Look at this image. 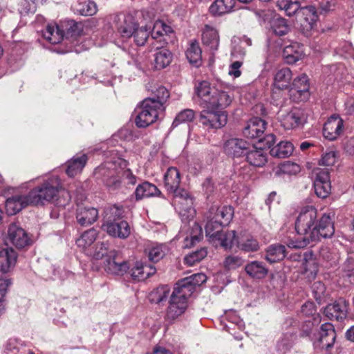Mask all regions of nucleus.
<instances>
[{"mask_svg": "<svg viewBox=\"0 0 354 354\" xmlns=\"http://www.w3.org/2000/svg\"><path fill=\"white\" fill-rule=\"evenodd\" d=\"M334 216L333 211L326 212L318 221L317 209L312 205L304 207L295 221L296 236H287L282 241L290 248L300 249L321 238H330L335 232Z\"/></svg>", "mask_w": 354, "mask_h": 354, "instance_id": "nucleus-1", "label": "nucleus"}, {"mask_svg": "<svg viewBox=\"0 0 354 354\" xmlns=\"http://www.w3.org/2000/svg\"><path fill=\"white\" fill-rule=\"evenodd\" d=\"M196 93L199 105L203 109L200 113L199 122L211 129H220L227 122V114L220 111L230 105L233 97L228 92L212 87L207 81H202L196 86Z\"/></svg>", "mask_w": 354, "mask_h": 354, "instance_id": "nucleus-2", "label": "nucleus"}, {"mask_svg": "<svg viewBox=\"0 0 354 354\" xmlns=\"http://www.w3.org/2000/svg\"><path fill=\"white\" fill-rule=\"evenodd\" d=\"M106 158V161L95 169L94 174L109 190L119 189L122 182L127 185L136 184V176L127 168V161L116 150L107 151Z\"/></svg>", "mask_w": 354, "mask_h": 354, "instance_id": "nucleus-3", "label": "nucleus"}, {"mask_svg": "<svg viewBox=\"0 0 354 354\" xmlns=\"http://www.w3.org/2000/svg\"><path fill=\"white\" fill-rule=\"evenodd\" d=\"M180 175L176 167H169L164 176V185L167 191L174 194L175 197V205L181 216L188 218L193 216V198L189 193L180 188Z\"/></svg>", "mask_w": 354, "mask_h": 354, "instance_id": "nucleus-4", "label": "nucleus"}, {"mask_svg": "<svg viewBox=\"0 0 354 354\" xmlns=\"http://www.w3.org/2000/svg\"><path fill=\"white\" fill-rule=\"evenodd\" d=\"M73 191L70 188L68 191L60 189V183L58 178L52 177L44 181L28 193L30 203L32 205H42L46 202H51L57 195L64 198V202L60 205H66L72 198Z\"/></svg>", "mask_w": 354, "mask_h": 354, "instance_id": "nucleus-5", "label": "nucleus"}, {"mask_svg": "<svg viewBox=\"0 0 354 354\" xmlns=\"http://www.w3.org/2000/svg\"><path fill=\"white\" fill-rule=\"evenodd\" d=\"M160 105H156L150 99H145L140 107L137 108V116L135 119L138 127L145 128L156 121L160 113L163 112L159 107Z\"/></svg>", "mask_w": 354, "mask_h": 354, "instance_id": "nucleus-6", "label": "nucleus"}, {"mask_svg": "<svg viewBox=\"0 0 354 354\" xmlns=\"http://www.w3.org/2000/svg\"><path fill=\"white\" fill-rule=\"evenodd\" d=\"M189 297L178 288H174L166 313L165 319L168 322L173 323L185 312Z\"/></svg>", "mask_w": 354, "mask_h": 354, "instance_id": "nucleus-7", "label": "nucleus"}, {"mask_svg": "<svg viewBox=\"0 0 354 354\" xmlns=\"http://www.w3.org/2000/svg\"><path fill=\"white\" fill-rule=\"evenodd\" d=\"M113 23L117 26L118 31L122 37L129 38L132 37L134 31L138 26L134 17L131 15L122 13L114 15Z\"/></svg>", "mask_w": 354, "mask_h": 354, "instance_id": "nucleus-8", "label": "nucleus"}, {"mask_svg": "<svg viewBox=\"0 0 354 354\" xmlns=\"http://www.w3.org/2000/svg\"><path fill=\"white\" fill-rule=\"evenodd\" d=\"M308 76L302 74L295 78L290 88V95L296 102L306 101L310 96Z\"/></svg>", "mask_w": 354, "mask_h": 354, "instance_id": "nucleus-9", "label": "nucleus"}, {"mask_svg": "<svg viewBox=\"0 0 354 354\" xmlns=\"http://www.w3.org/2000/svg\"><path fill=\"white\" fill-rule=\"evenodd\" d=\"M348 307V301L340 297L333 304H328L324 313L330 320L342 321L346 318Z\"/></svg>", "mask_w": 354, "mask_h": 354, "instance_id": "nucleus-10", "label": "nucleus"}, {"mask_svg": "<svg viewBox=\"0 0 354 354\" xmlns=\"http://www.w3.org/2000/svg\"><path fill=\"white\" fill-rule=\"evenodd\" d=\"M104 268L108 273L122 275L129 268L127 261L120 259L119 253L112 250L109 253V258L104 262Z\"/></svg>", "mask_w": 354, "mask_h": 354, "instance_id": "nucleus-11", "label": "nucleus"}, {"mask_svg": "<svg viewBox=\"0 0 354 354\" xmlns=\"http://www.w3.org/2000/svg\"><path fill=\"white\" fill-rule=\"evenodd\" d=\"M314 189L316 195L326 198L331 191L330 179L328 169H318L314 180Z\"/></svg>", "mask_w": 354, "mask_h": 354, "instance_id": "nucleus-12", "label": "nucleus"}, {"mask_svg": "<svg viewBox=\"0 0 354 354\" xmlns=\"http://www.w3.org/2000/svg\"><path fill=\"white\" fill-rule=\"evenodd\" d=\"M102 229L115 238L127 239L131 234L129 224L126 221L108 220L102 225Z\"/></svg>", "mask_w": 354, "mask_h": 354, "instance_id": "nucleus-13", "label": "nucleus"}, {"mask_svg": "<svg viewBox=\"0 0 354 354\" xmlns=\"http://www.w3.org/2000/svg\"><path fill=\"white\" fill-rule=\"evenodd\" d=\"M335 339L336 333L333 325L325 323L321 326L319 339L314 342V346L315 348L328 350L333 347Z\"/></svg>", "mask_w": 354, "mask_h": 354, "instance_id": "nucleus-14", "label": "nucleus"}, {"mask_svg": "<svg viewBox=\"0 0 354 354\" xmlns=\"http://www.w3.org/2000/svg\"><path fill=\"white\" fill-rule=\"evenodd\" d=\"M76 220L81 226H88L95 223L98 218V210L90 205L77 203Z\"/></svg>", "mask_w": 354, "mask_h": 354, "instance_id": "nucleus-15", "label": "nucleus"}, {"mask_svg": "<svg viewBox=\"0 0 354 354\" xmlns=\"http://www.w3.org/2000/svg\"><path fill=\"white\" fill-rule=\"evenodd\" d=\"M344 120L339 115H332L325 122L323 135L329 140H336L343 132Z\"/></svg>", "mask_w": 354, "mask_h": 354, "instance_id": "nucleus-16", "label": "nucleus"}, {"mask_svg": "<svg viewBox=\"0 0 354 354\" xmlns=\"http://www.w3.org/2000/svg\"><path fill=\"white\" fill-rule=\"evenodd\" d=\"M8 241L17 248H23L30 243L26 231L16 223L10 225L8 230Z\"/></svg>", "mask_w": 354, "mask_h": 354, "instance_id": "nucleus-17", "label": "nucleus"}, {"mask_svg": "<svg viewBox=\"0 0 354 354\" xmlns=\"http://www.w3.org/2000/svg\"><path fill=\"white\" fill-rule=\"evenodd\" d=\"M267 122L259 117H254L245 123L242 132L243 135L249 139L260 138L265 132Z\"/></svg>", "mask_w": 354, "mask_h": 354, "instance_id": "nucleus-18", "label": "nucleus"}, {"mask_svg": "<svg viewBox=\"0 0 354 354\" xmlns=\"http://www.w3.org/2000/svg\"><path fill=\"white\" fill-rule=\"evenodd\" d=\"M207 281V277L203 273H197L182 279L177 283L176 288L183 291V293L191 296L196 290V287L201 286Z\"/></svg>", "mask_w": 354, "mask_h": 354, "instance_id": "nucleus-19", "label": "nucleus"}, {"mask_svg": "<svg viewBox=\"0 0 354 354\" xmlns=\"http://www.w3.org/2000/svg\"><path fill=\"white\" fill-rule=\"evenodd\" d=\"M305 122L304 113L301 110L294 108L281 115V123L285 129H296Z\"/></svg>", "mask_w": 354, "mask_h": 354, "instance_id": "nucleus-20", "label": "nucleus"}, {"mask_svg": "<svg viewBox=\"0 0 354 354\" xmlns=\"http://www.w3.org/2000/svg\"><path fill=\"white\" fill-rule=\"evenodd\" d=\"M250 145L243 139L231 138L225 142L224 150L227 155L238 158L245 156Z\"/></svg>", "mask_w": 354, "mask_h": 354, "instance_id": "nucleus-21", "label": "nucleus"}, {"mask_svg": "<svg viewBox=\"0 0 354 354\" xmlns=\"http://www.w3.org/2000/svg\"><path fill=\"white\" fill-rule=\"evenodd\" d=\"M239 238L235 230L222 231L217 236L212 239V245L216 248L221 247L225 250H231L234 245H237Z\"/></svg>", "mask_w": 354, "mask_h": 354, "instance_id": "nucleus-22", "label": "nucleus"}, {"mask_svg": "<svg viewBox=\"0 0 354 354\" xmlns=\"http://www.w3.org/2000/svg\"><path fill=\"white\" fill-rule=\"evenodd\" d=\"M28 205H32L30 202L28 194H17L8 198L6 201V210L8 214L15 215Z\"/></svg>", "mask_w": 354, "mask_h": 354, "instance_id": "nucleus-23", "label": "nucleus"}, {"mask_svg": "<svg viewBox=\"0 0 354 354\" xmlns=\"http://www.w3.org/2000/svg\"><path fill=\"white\" fill-rule=\"evenodd\" d=\"M172 32L171 27L160 20L156 21L152 30H151V37L154 40L153 43L157 45H161V47H164L167 44V39L165 36Z\"/></svg>", "mask_w": 354, "mask_h": 354, "instance_id": "nucleus-24", "label": "nucleus"}, {"mask_svg": "<svg viewBox=\"0 0 354 354\" xmlns=\"http://www.w3.org/2000/svg\"><path fill=\"white\" fill-rule=\"evenodd\" d=\"M245 156L247 162L254 167H261L268 161L266 152L261 147L254 145H250Z\"/></svg>", "mask_w": 354, "mask_h": 354, "instance_id": "nucleus-25", "label": "nucleus"}, {"mask_svg": "<svg viewBox=\"0 0 354 354\" xmlns=\"http://www.w3.org/2000/svg\"><path fill=\"white\" fill-rule=\"evenodd\" d=\"M17 253L11 248H6L0 251V271L6 273L15 266Z\"/></svg>", "mask_w": 354, "mask_h": 354, "instance_id": "nucleus-26", "label": "nucleus"}, {"mask_svg": "<svg viewBox=\"0 0 354 354\" xmlns=\"http://www.w3.org/2000/svg\"><path fill=\"white\" fill-rule=\"evenodd\" d=\"M156 272V269L154 266L137 261L131 270V276L133 279L140 281L153 275Z\"/></svg>", "mask_w": 354, "mask_h": 354, "instance_id": "nucleus-27", "label": "nucleus"}, {"mask_svg": "<svg viewBox=\"0 0 354 354\" xmlns=\"http://www.w3.org/2000/svg\"><path fill=\"white\" fill-rule=\"evenodd\" d=\"M152 46L156 49L158 50L155 54L154 66L156 69L160 70L169 66L172 60L171 53L161 45H157L152 43Z\"/></svg>", "mask_w": 354, "mask_h": 354, "instance_id": "nucleus-28", "label": "nucleus"}, {"mask_svg": "<svg viewBox=\"0 0 354 354\" xmlns=\"http://www.w3.org/2000/svg\"><path fill=\"white\" fill-rule=\"evenodd\" d=\"M245 271L251 278L261 279L267 276L268 268L261 261H252L245 265Z\"/></svg>", "mask_w": 354, "mask_h": 354, "instance_id": "nucleus-29", "label": "nucleus"}, {"mask_svg": "<svg viewBox=\"0 0 354 354\" xmlns=\"http://www.w3.org/2000/svg\"><path fill=\"white\" fill-rule=\"evenodd\" d=\"M202 40L203 44L209 47L210 50H216L219 46V36L217 30L209 25H205L202 35Z\"/></svg>", "mask_w": 354, "mask_h": 354, "instance_id": "nucleus-30", "label": "nucleus"}, {"mask_svg": "<svg viewBox=\"0 0 354 354\" xmlns=\"http://www.w3.org/2000/svg\"><path fill=\"white\" fill-rule=\"evenodd\" d=\"M209 214L212 215L216 221H218L224 226L227 225L232 219L234 209L230 206H223L216 208L211 207Z\"/></svg>", "mask_w": 354, "mask_h": 354, "instance_id": "nucleus-31", "label": "nucleus"}, {"mask_svg": "<svg viewBox=\"0 0 354 354\" xmlns=\"http://www.w3.org/2000/svg\"><path fill=\"white\" fill-rule=\"evenodd\" d=\"M149 260L157 263L162 259L169 252V248L165 243H153L146 250Z\"/></svg>", "mask_w": 354, "mask_h": 354, "instance_id": "nucleus-32", "label": "nucleus"}, {"mask_svg": "<svg viewBox=\"0 0 354 354\" xmlns=\"http://www.w3.org/2000/svg\"><path fill=\"white\" fill-rule=\"evenodd\" d=\"M160 194L161 192L155 185L147 181L138 185L135 191L136 200H141L143 198L151 196H158Z\"/></svg>", "mask_w": 354, "mask_h": 354, "instance_id": "nucleus-33", "label": "nucleus"}, {"mask_svg": "<svg viewBox=\"0 0 354 354\" xmlns=\"http://www.w3.org/2000/svg\"><path fill=\"white\" fill-rule=\"evenodd\" d=\"M75 13L83 16L94 15L97 11L96 3L91 0H83L77 1L73 6Z\"/></svg>", "mask_w": 354, "mask_h": 354, "instance_id": "nucleus-34", "label": "nucleus"}, {"mask_svg": "<svg viewBox=\"0 0 354 354\" xmlns=\"http://www.w3.org/2000/svg\"><path fill=\"white\" fill-rule=\"evenodd\" d=\"M236 0H215L209 7V12L213 15H222L232 11Z\"/></svg>", "mask_w": 354, "mask_h": 354, "instance_id": "nucleus-35", "label": "nucleus"}, {"mask_svg": "<svg viewBox=\"0 0 354 354\" xmlns=\"http://www.w3.org/2000/svg\"><path fill=\"white\" fill-rule=\"evenodd\" d=\"M286 255V248L281 244H273L266 250V259L270 263L283 260Z\"/></svg>", "mask_w": 354, "mask_h": 354, "instance_id": "nucleus-36", "label": "nucleus"}, {"mask_svg": "<svg viewBox=\"0 0 354 354\" xmlns=\"http://www.w3.org/2000/svg\"><path fill=\"white\" fill-rule=\"evenodd\" d=\"M87 162V156L82 154L81 156L73 157L68 161L66 172L70 177H73L80 173Z\"/></svg>", "mask_w": 354, "mask_h": 354, "instance_id": "nucleus-37", "label": "nucleus"}, {"mask_svg": "<svg viewBox=\"0 0 354 354\" xmlns=\"http://www.w3.org/2000/svg\"><path fill=\"white\" fill-rule=\"evenodd\" d=\"M294 151L293 145L288 141H281L270 149L272 156L278 158H286L292 155Z\"/></svg>", "mask_w": 354, "mask_h": 354, "instance_id": "nucleus-38", "label": "nucleus"}, {"mask_svg": "<svg viewBox=\"0 0 354 354\" xmlns=\"http://www.w3.org/2000/svg\"><path fill=\"white\" fill-rule=\"evenodd\" d=\"M42 34L44 39L53 44L60 43L64 38L63 31L55 24H48Z\"/></svg>", "mask_w": 354, "mask_h": 354, "instance_id": "nucleus-39", "label": "nucleus"}, {"mask_svg": "<svg viewBox=\"0 0 354 354\" xmlns=\"http://www.w3.org/2000/svg\"><path fill=\"white\" fill-rule=\"evenodd\" d=\"M292 72L288 68H283L279 70L274 76V86L283 90L289 88L292 80Z\"/></svg>", "mask_w": 354, "mask_h": 354, "instance_id": "nucleus-40", "label": "nucleus"}, {"mask_svg": "<svg viewBox=\"0 0 354 354\" xmlns=\"http://www.w3.org/2000/svg\"><path fill=\"white\" fill-rule=\"evenodd\" d=\"M223 226L218 221H216L212 215L209 214L205 229L206 236L208 238L210 243H212V239L217 236L223 231Z\"/></svg>", "mask_w": 354, "mask_h": 354, "instance_id": "nucleus-41", "label": "nucleus"}, {"mask_svg": "<svg viewBox=\"0 0 354 354\" xmlns=\"http://www.w3.org/2000/svg\"><path fill=\"white\" fill-rule=\"evenodd\" d=\"M283 56L288 64H292L302 58L303 53L299 45L297 44H295L293 45L287 46L284 48Z\"/></svg>", "mask_w": 354, "mask_h": 354, "instance_id": "nucleus-42", "label": "nucleus"}, {"mask_svg": "<svg viewBox=\"0 0 354 354\" xmlns=\"http://www.w3.org/2000/svg\"><path fill=\"white\" fill-rule=\"evenodd\" d=\"M169 97V91L165 86H161L157 88L156 90L153 92V97H148L147 99H150L155 105L156 104L160 105L159 109L164 111L165 109V104Z\"/></svg>", "mask_w": 354, "mask_h": 354, "instance_id": "nucleus-43", "label": "nucleus"}, {"mask_svg": "<svg viewBox=\"0 0 354 354\" xmlns=\"http://www.w3.org/2000/svg\"><path fill=\"white\" fill-rule=\"evenodd\" d=\"M97 236V232L94 228L85 231L76 241L79 248H86L91 245Z\"/></svg>", "mask_w": 354, "mask_h": 354, "instance_id": "nucleus-44", "label": "nucleus"}, {"mask_svg": "<svg viewBox=\"0 0 354 354\" xmlns=\"http://www.w3.org/2000/svg\"><path fill=\"white\" fill-rule=\"evenodd\" d=\"M203 237V228L201 225L196 223L193 222L190 225V231L185 241L187 242L186 246H188V242H190V246L194 245L196 243L199 242Z\"/></svg>", "mask_w": 354, "mask_h": 354, "instance_id": "nucleus-45", "label": "nucleus"}, {"mask_svg": "<svg viewBox=\"0 0 354 354\" xmlns=\"http://www.w3.org/2000/svg\"><path fill=\"white\" fill-rule=\"evenodd\" d=\"M170 287L169 286H160L151 292L150 300L151 302L160 304L168 297Z\"/></svg>", "mask_w": 354, "mask_h": 354, "instance_id": "nucleus-46", "label": "nucleus"}, {"mask_svg": "<svg viewBox=\"0 0 354 354\" xmlns=\"http://www.w3.org/2000/svg\"><path fill=\"white\" fill-rule=\"evenodd\" d=\"M201 49L197 42H192L186 51V57L191 64H198L201 61Z\"/></svg>", "mask_w": 354, "mask_h": 354, "instance_id": "nucleus-47", "label": "nucleus"}, {"mask_svg": "<svg viewBox=\"0 0 354 354\" xmlns=\"http://www.w3.org/2000/svg\"><path fill=\"white\" fill-rule=\"evenodd\" d=\"M151 34V28L147 26H141L136 28L132 37L134 38V42L137 46H144Z\"/></svg>", "mask_w": 354, "mask_h": 354, "instance_id": "nucleus-48", "label": "nucleus"}, {"mask_svg": "<svg viewBox=\"0 0 354 354\" xmlns=\"http://www.w3.org/2000/svg\"><path fill=\"white\" fill-rule=\"evenodd\" d=\"M207 254V250L205 248H202L200 250L186 255L184 259V262L185 264L192 266L206 257Z\"/></svg>", "mask_w": 354, "mask_h": 354, "instance_id": "nucleus-49", "label": "nucleus"}, {"mask_svg": "<svg viewBox=\"0 0 354 354\" xmlns=\"http://www.w3.org/2000/svg\"><path fill=\"white\" fill-rule=\"evenodd\" d=\"M237 247L245 252H255L259 250V245L258 241L252 236L247 237L245 239H239L237 242Z\"/></svg>", "mask_w": 354, "mask_h": 354, "instance_id": "nucleus-50", "label": "nucleus"}, {"mask_svg": "<svg viewBox=\"0 0 354 354\" xmlns=\"http://www.w3.org/2000/svg\"><path fill=\"white\" fill-rule=\"evenodd\" d=\"M195 118V112L192 109H187L180 111L175 118L172 127H175L181 123L193 121Z\"/></svg>", "mask_w": 354, "mask_h": 354, "instance_id": "nucleus-51", "label": "nucleus"}, {"mask_svg": "<svg viewBox=\"0 0 354 354\" xmlns=\"http://www.w3.org/2000/svg\"><path fill=\"white\" fill-rule=\"evenodd\" d=\"M244 263V260L238 255L230 254L225 257L223 265L225 269L230 270H235L241 266Z\"/></svg>", "mask_w": 354, "mask_h": 354, "instance_id": "nucleus-52", "label": "nucleus"}, {"mask_svg": "<svg viewBox=\"0 0 354 354\" xmlns=\"http://www.w3.org/2000/svg\"><path fill=\"white\" fill-rule=\"evenodd\" d=\"M272 29L275 35L282 36L289 32L290 27L285 19L277 18L272 22Z\"/></svg>", "mask_w": 354, "mask_h": 354, "instance_id": "nucleus-53", "label": "nucleus"}, {"mask_svg": "<svg viewBox=\"0 0 354 354\" xmlns=\"http://www.w3.org/2000/svg\"><path fill=\"white\" fill-rule=\"evenodd\" d=\"M6 351L8 354L23 353L25 351V347L18 339L11 338L6 343Z\"/></svg>", "mask_w": 354, "mask_h": 354, "instance_id": "nucleus-54", "label": "nucleus"}, {"mask_svg": "<svg viewBox=\"0 0 354 354\" xmlns=\"http://www.w3.org/2000/svg\"><path fill=\"white\" fill-rule=\"evenodd\" d=\"M111 250L109 249L107 242L99 243L95 245L93 257L95 259H101L104 257L109 258V253Z\"/></svg>", "mask_w": 354, "mask_h": 354, "instance_id": "nucleus-55", "label": "nucleus"}, {"mask_svg": "<svg viewBox=\"0 0 354 354\" xmlns=\"http://www.w3.org/2000/svg\"><path fill=\"white\" fill-rule=\"evenodd\" d=\"M337 159V153L330 151L324 153L319 161V164L323 166H333Z\"/></svg>", "mask_w": 354, "mask_h": 354, "instance_id": "nucleus-56", "label": "nucleus"}, {"mask_svg": "<svg viewBox=\"0 0 354 354\" xmlns=\"http://www.w3.org/2000/svg\"><path fill=\"white\" fill-rule=\"evenodd\" d=\"M125 216L124 209L122 205H114L110 208V216L109 220L119 221Z\"/></svg>", "mask_w": 354, "mask_h": 354, "instance_id": "nucleus-57", "label": "nucleus"}, {"mask_svg": "<svg viewBox=\"0 0 354 354\" xmlns=\"http://www.w3.org/2000/svg\"><path fill=\"white\" fill-rule=\"evenodd\" d=\"M312 288L315 299L318 301H321L326 292L324 284L320 281H317L313 283Z\"/></svg>", "mask_w": 354, "mask_h": 354, "instance_id": "nucleus-58", "label": "nucleus"}, {"mask_svg": "<svg viewBox=\"0 0 354 354\" xmlns=\"http://www.w3.org/2000/svg\"><path fill=\"white\" fill-rule=\"evenodd\" d=\"M314 330V324L310 321H306L302 326L300 336L302 337H308L310 340H313V332Z\"/></svg>", "mask_w": 354, "mask_h": 354, "instance_id": "nucleus-59", "label": "nucleus"}, {"mask_svg": "<svg viewBox=\"0 0 354 354\" xmlns=\"http://www.w3.org/2000/svg\"><path fill=\"white\" fill-rule=\"evenodd\" d=\"M281 169L284 173L289 174H296L300 171V167L296 163L287 161L283 164Z\"/></svg>", "mask_w": 354, "mask_h": 354, "instance_id": "nucleus-60", "label": "nucleus"}, {"mask_svg": "<svg viewBox=\"0 0 354 354\" xmlns=\"http://www.w3.org/2000/svg\"><path fill=\"white\" fill-rule=\"evenodd\" d=\"M315 312V306L313 302H306L301 306V313L306 316L313 315Z\"/></svg>", "mask_w": 354, "mask_h": 354, "instance_id": "nucleus-61", "label": "nucleus"}, {"mask_svg": "<svg viewBox=\"0 0 354 354\" xmlns=\"http://www.w3.org/2000/svg\"><path fill=\"white\" fill-rule=\"evenodd\" d=\"M275 142V136L272 133L267 134L263 138L259 139V142L263 144L265 147L272 148Z\"/></svg>", "mask_w": 354, "mask_h": 354, "instance_id": "nucleus-62", "label": "nucleus"}, {"mask_svg": "<svg viewBox=\"0 0 354 354\" xmlns=\"http://www.w3.org/2000/svg\"><path fill=\"white\" fill-rule=\"evenodd\" d=\"M242 66V62L239 61L234 62L230 65V69L229 71V74L234 75L235 77H238L241 75V71L239 70L240 67Z\"/></svg>", "mask_w": 354, "mask_h": 354, "instance_id": "nucleus-63", "label": "nucleus"}, {"mask_svg": "<svg viewBox=\"0 0 354 354\" xmlns=\"http://www.w3.org/2000/svg\"><path fill=\"white\" fill-rule=\"evenodd\" d=\"M346 152L350 155L354 154V137H351L344 144Z\"/></svg>", "mask_w": 354, "mask_h": 354, "instance_id": "nucleus-64", "label": "nucleus"}]
</instances>
